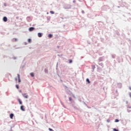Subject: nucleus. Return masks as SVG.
<instances>
[{"label": "nucleus", "instance_id": "obj_1", "mask_svg": "<svg viewBox=\"0 0 131 131\" xmlns=\"http://www.w3.org/2000/svg\"><path fill=\"white\" fill-rule=\"evenodd\" d=\"M22 95L24 98H25L26 99H27L28 98V95H27V94H23Z\"/></svg>", "mask_w": 131, "mask_h": 131}, {"label": "nucleus", "instance_id": "obj_2", "mask_svg": "<svg viewBox=\"0 0 131 131\" xmlns=\"http://www.w3.org/2000/svg\"><path fill=\"white\" fill-rule=\"evenodd\" d=\"M3 21H4V22H7V21H8V18L7 17L5 16L3 17Z\"/></svg>", "mask_w": 131, "mask_h": 131}, {"label": "nucleus", "instance_id": "obj_3", "mask_svg": "<svg viewBox=\"0 0 131 131\" xmlns=\"http://www.w3.org/2000/svg\"><path fill=\"white\" fill-rule=\"evenodd\" d=\"M20 110H21L22 111H25V108H24V106L21 105L20 106Z\"/></svg>", "mask_w": 131, "mask_h": 131}, {"label": "nucleus", "instance_id": "obj_4", "mask_svg": "<svg viewBox=\"0 0 131 131\" xmlns=\"http://www.w3.org/2000/svg\"><path fill=\"white\" fill-rule=\"evenodd\" d=\"M17 77L18 78V82H21V79H20V74H17Z\"/></svg>", "mask_w": 131, "mask_h": 131}, {"label": "nucleus", "instance_id": "obj_5", "mask_svg": "<svg viewBox=\"0 0 131 131\" xmlns=\"http://www.w3.org/2000/svg\"><path fill=\"white\" fill-rule=\"evenodd\" d=\"M29 31H33V30H34V28L31 27L29 28Z\"/></svg>", "mask_w": 131, "mask_h": 131}, {"label": "nucleus", "instance_id": "obj_6", "mask_svg": "<svg viewBox=\"0 0 131 131\" xmlns=\"http://www.w3.org/2000/svg\"><path fill=\"white\" fill-rule=\"evenodd\" d=\"M38 37H41V36H42V34H41V33H38Z\"/></svg>", "mask_w": 131, "mask_h": 131}, {"label": "nucleus", "instance_id": "obj_7", "mask_svg": "<svg viewBox=\"0 0 131 131\" xmlns=\"http://www.w3.org/2000/svg\"><path fill=\"white\" fill-rule=\"evenodd\" d=\"M10 117L11 119H13V118L14 117V115L13 114H11L10 115Z\"/></svg>", "mask_w": 131, "mask_h": 131}, {"label": "nucleus", "instance_id": "obj_8", "mask_svg": "<svg viewBox=\"0 0 131 131\" xmlns=\"http://www.w3.org/2000/svg\"><path fill=\"white\" fill-rule=\"evenodd\" d=\"M18 101L20 105H22V101L20 99H18Z\"/></svg>", "mask_w": 131, "mask_h": 131}, {"label": "nucleus", "instance_id": "obj_9", "mask_svg": "<svg viewBox=\"0 0 131 131\" xmlns=\"http://www.w3.org/2000/svg\"><path fill=\"white\" fill-rule=\"evenodd\" d=\"M30 75H31V76H32V77H34V73H31Z\"/></svg>", "mask_w": 131, "mask_h": 131}, {"label": "nucleus", "instance_id": "obj_10", "mask_svg": "<svg viewBox=\"0 0 131 131\" xmlns=\"http://www.w3.org/2000/svg\"><path fill=\"white\" fill-rule=\"evenodd\" d=\"M86 81L87 82H88V83H91V81H90V79H89V78H87Z\"/></svg>", "mask_w": 131, "mask_h": 131}, {"label": "nucleus", "instance_id": "obj_11", "mask_svg": "<svg viewBox=\"0 0 131 131\" xmlns=\"http://www.w3.org/2000/svg\"><path fill=\"white\" fill-rule=\"evenodd\" d=\"M95 68H96V66H95V65L92 66V69L93 70H94Z\"/></svg>", "mask_w": 131, "mask_h": 131}, {"label": "nucleus", "instance_id": "obj_12", "mask_svg": "<svg viewBox=\"0 0 131 131\" xmlns=\"http://www.w3.org/2000/svg\"><path fill=\"white\" fill-rule=\"evenodd\" d=\"M13 41H18V39H16V38H14L13 39Z\"/></svg>", "mask_w": 131, "mask_h": 131}, {"label": "nucleus", "instance_id": "obj_13", "mask_svg": "<svg viewBox=\"0 0 131 131\" xmlns=\"http://www.w3.org/2000/svg\"><path fill=\"white\" fill-rule=\"evenodd\" d=\"M119 121V120L116 119L115 121V122H118Z\"/></svg>", "mask_w": 131, "mask_h": 131}, {"label": "nucleus", "instance_id": "obj_14", "mask_svg": "<svg viewBox=\"0 0 131 131\" xmlns=\"http://www.w3.org/2000/svg\"><path fill=\"white\" fill-rule=\"evenodd\" d=\"M50 13L51 14H55V12L54 11H50Z\"/></svg>", "mask_w": 131, "mask_h": 131}, {"label": "nucleus", "instance_id": "obj_15", "mask_svg": "<svg viewBox=\"0 0 131 131\" xmlns=\"http://www.w3.org/2000/svg\"><path fill=\"white\" fill-rule=\"evenodd\" d=\"M28 42L30 43V42H31V40L30 39H28Z\"/></svg>", "mask_w": 131, "mask_h": 131}, {"label": "nucleus", "instance_id": "obj_16", "mask_svg": "<svg viewBox=\"0 0 131 131\" xmlns=\"http://www.w3.org/2000/svg\"><path fill=\"white\" fill-rule=\"evenodd\" d=\"M16 88L17 89H19V85H16Z\"/></svg>", "mask_w": 131, "mask_h": 131}, {"label": "nucleus", "instance_id": "obj_17", "mask_svg": "<svg viewBox=\"0 0 131 131\" xmlns=\"http://www.w3.org/2000/svg\"><path fill=\"white\" fill-rule=\"evenodd\" d=\"M48 36H49V37H52V36H53V35L49 34Z\"/></svg>", "mask_w": 131, "mask_h": 131}, {"label": "nucleus", "instance_id": "obj_18", "mask_svg": "<svg viewBox=\"0 0 131 131\" xmlns=\"http://www.w3.org/2000/svg\"><path fill=\"white\" fill-rule=\"evenodd\" d=\"M113 130L114 131H118V130L117 129H116V128H114Z\"/></svg>", "mask_w": 131, "mask_h": 131}, {"label": "nucleus", "instance_id": "obj_19", "mask_svg": "<svg viewBox=\"0 0 131 131\" xmlns=\"http://www.w3.org/2000/svg\"><path fill=\"white\" fill-rule=\"evenodd\" d=\"M72 62V59H70L69 60V63H71Z\"/></svg>", "mask_w": 131, "mask_h": 131}, {"label": "nucleus", "instance_id": "obj_20", "mask_svg": "<svg viewBox=\"0 0 131 131\" xmlns=\"http://www.w3.org/2000/svg\"><path fill=\"white\" fill-rule=\"evenodd\" d=\"M69 100H70V101H72V98L71 97H70Z\"/></svg>", "mask_w": 131, "mask_h": 131}, {"label": "nucleus", "instance_id": "obj_21", "mask_svg": "<svg viewBox=\"0 0 131 131\" xmlns=\"http://www.w3.org/2000/svg\"><path fill=\"white\" fill-rule=\"evenodd\" d=\"M15 81L17 82V78H15Z\"/></svg>", "mask_w": 131, "mask_h": 131}, {"label": "nucleus", "instance_id": "obj_22", "mask_svg": "<svg viewBox=\"0 0 131 131\" xmlns=\"http://www.w3.org/2000/svg\"><path fill=\"white\" fill-rule=\"evenodd\" d=\"M82 13H84V11L83 10L82 11Z\"/></svg>", "mask_w": 131, "mask_h": 131}, {"label": "nucleus", "instance_id": "obj_23", "mask_svg": "<svg viewBox=\"0 0 131 131\" xmlns=\"http://www.w3.org/2000/svg\"><path fill=\"white\" fill-rule=\"evenodd\" d=\"M129 90L131 91V88H129Z\"/></svg>", "mask_w": 131, "mask_h": 131}]
</instances>
